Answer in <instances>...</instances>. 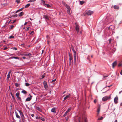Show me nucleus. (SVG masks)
<instances>
[{
  "mask_svg": "<svg viewBox=\"0 0 122 122\" xmlns=\"http://www.w3.org/2000/svg\"><path fill=\"white\" fill-rule=\"evenodd\" d=\"M29 84L27 83H26L25 84V85H26V86H29Z\"/></svg>",
  "mask_w": 122,
  "mask_h": 122,
  "instance_id": "nucleus-34",
  "label": "nucleus"
},
{
  "mask_svg": "<svg viewBox=\"0 0 122 122\" xmlns=\"http://www.w3.org/2000/svg\"><path fill=\"white\" fill-rule=\"evenodd\" d=\"M11 96H12V97H13V99H14V96H13V95L12 94V93H11Z\"/></svg>",
  "mask_w": 122,
  "mask_h": 122,
  "instance_id": "nucleus-58",
  "label": "nucleus"
},
{
  "mask_svg": "<svg viewBox=\"0 0 122 122\" xmlns=\"http://www.w3.org/2000/svg\"><path fill=\"white\" fill-rule=\"evenodd\" d=\"M122 65V64L121 63H119L118 65V66H121Z\"/></svg>",
  "mask_w": 122,
  "mask_h": 122,
  "instance_id": "nucleus-45",
  "label": "nucleus"
},
{
  "mask_svg": "<svg viewBox=\"0 0 122 122\" xmlns=\"http://www.w3.org/2000/svg\"><path fill=\"white\" fill-rule=\"evenodd\" d=\"M84 3V2L83 1H80V3L81 5H82Z\"/></svg>",
  "mask_w": 122,
  "mask_h": 122,
  "instance_id": "nucleus-30",
  "label": "nucleus"
},
{
  "mask_svg": "<svg viewBox=\"0 0 122 122\" xmlns=\"http://www.w3.org/2000/svg\"><path fill=\"white\" fill-rule=\"evenodd\" d=\"M103 117H101L100 118H99L98 119L99 120H101L103 119Z\"/></svg>",
  "mask_w": 122,
  "mask_h": 122,
  "instance_id": "nucleus-43",
  "label": "nucleus"
},
{
  "mask_svg": "<svg viewBox=\"0 0 122 122\" xmlns=\"http://www.w3.org/2000/svg\"><path fill=\"white\" fill-rule=\"evenodd\" d=\"M34 33V31H32L30 32V34H32Z\"/></svg>",
  "mask_w": 122,
  "mask_h": 122,
  "instance_id": "nucleus-53",
  "label": "nucleus"
},
{
  "mask_svg": "<svg viewBox=\"0 0 122 122\" xmlns=\"http://www.w3.org/2000/svg\"><path fill=\"white\" fill-rule=\"evenodd\" d=\"M10 73H11V71H10L9 72L8 74V75H10Z\"/></svg>",
  "mask_w": 122,
  "mask_h": 122,
  "instance_id": "nucleus-52",
  "label": "nucleus"
},
{
  "mask_svg": "<svg viewBox=\"0 0 122 122\" xmlns=\"http://www.w3.org/2000/svg\"><path fill=\"white\" fill-rule=\"evenodd\" d=\"M117 62L116 61L114 62L112 64V67L113 68H114L115 66L116 65Z\"/></svg>",
  "mask_w": 122,
  "mask_h": 122,
  "instance_id": "nucleus-18",
  "label": "nucleus"
},
{
  "mask_svg": "<svg viewBox=\"0 0 122 122\" xmlns=\"http://www.w3.org/2000/svg\"><path fill=\"white\" fill-rule=\"evenodd\" d=\"M109 43L110 44L111 42V39H109Z\"/></svg>",
  "mask_w": 122,
  "mask_h": 122,
  "instance_id": "nucleus-39",
  "label": "nucleus"
},
{
  "mask_svg": "<svg viewBox=\"0 0 122 122\" xmlns=\"http://www.w3.org/2000/svg\"><path fill=\"white\" fill-rule=\"evenodd\" d=\"M72 49L74 52V54H76V52L75 50L73 48H72Z\"/></svg>",
  "mask_w": 122,
  "mask_h": 122,
  "instance_id": "nucleus-29",
  "label": "nucleus"
},
{
  "mask_svg": "<svg viewBox=\"0 0 122 122\" xmlns=\"http://www.w3.org/2000/svg\"><path fill=\"white\" fill-rule=\"evenodd\" d=\"M34 114H32L31 115V116L33 117H34Z\"/></svg>",
  "mask_w": 122,
  "mask_h": 122,
  "instance_id": "nucleus-61",
  "label": "nucleus"
},
{
  "mask_svg": "<svg viewBox=\"0 0 122 122\" xmlns=\"http://www.w3.org/2000/svg\"><path fill=\"white\" fill-rule=\"evenodd\" d=\"M108 75H106V76H104V78H105L106 77H108Z\"/></svg>",
  "mask_w": 122,
  "mask_h": 122,
  "instance_id": "nucleus-57",
  "label": "nucleus"
},
{
  "mask_svg": "<svg viewBox=\"0 0 122 122\" xmlns=\"http://www.w3.org/2000/svg\"><path fill=\"white\" fill-rule=\"evenodd\" d=\"M112 16H110V17H107L106 20H108V21H109L110 22L112 20H111V19L112 18Z\"/></svg>",
  "mask_w": 122,
  "mask_h": 122,
  "instance_id": "nucleus-10",
  "label": "nucleus"
},
{
  "mask_svg": "<svg viewBox=\"0 0 122 122\" xmlns=\"http://www.w3.org/2000/svg\"><path fill=\"white\" fill-rule=\"evenodd\" d=\"M49 93L50 94L51 93V91H49Z\"/></svg>",
  "mask_w": 122,
  "mask_h": 122,
  "instance_id": "nucleus-59",
  "label": "nucleus"
},
{
  "mask_svg": "<svg viewBox=\"0 0 122 122\" xmlns=\"http://www.w3.org/2000/svg\"><path fill=\"white\" fill-rule=\"evenodd\" d=\"M96 99H95L94 100V103H96Z\"/></svg>",
  "mask_w": 122,
  "mask_h": 122,
  "instance_id": "nucleus-60",
  "label": "nucleus"
},
{
  "mask_svg": "<svg viewBox=\"0 0 122 122\" xmlns=\"http://www.w3.org/2000/svg\"><path fill=\"white\" fill-rule=\"evenodd\" d=\"M36 0H30L28 1V2H33L36 1Z\"/></svg>",
  "mask_w": 122,
  "mask_h": 122,
  "instance_id": "nucleus-40",
  "label": "nucleus"
},
{
  "mask_svg": "<svg viewBox=\"0 0 122 122\" xmlns=\"http://www.w3.org/2000/svg\"><path fill=\"white\" fill-rule=\"evenodd\" d=\"M67 12L68 14H70V9H67Z\"/></svg>",
  "mask_w": 122,
  "mask_h": 122,
  "instance_id": "nucleus-33",
  "label": "nucleus"
},
{
  "mask_svg": "<svg viewBox=\"0 0 122 122\" xmlns=\"http://www.w3.org/2000/svg\"><path fill=\"white\" fill-rule=\"evenodd\" d=\"M14 38V37L13 36H9V38Z\"/></svg>",
  "mask_w": 122,
  "mask_h": 122,
  "instance_id": "nucleus-36",
  "label": "nucleus"
},
{
  "mask_svg": "<svg viewBox=\"0 0 122 122\" xmlns=\"http://www.w3.org/2000/svg\"><path fill=\"white\" fill-rule=\"evenodd\" d=\"M40 119L42 121H45V119L44 118L41 117L40 118Z\"/></svg>",
  "mask_w": 122,
  "mask_h": 122,
  "instance_id": "nucleus-28",
  "label": "nucleus"
},
{
  "mask_svg": "<svg viewBox=\"0 0 122 122\" xmlns=\"http://www.w3.org/2000/svg\"><path fill=\"white\" fill-rule=\"evenodd\" d=\"M29 28H30L29 27H28L26 29V30L27 31H28L29 30Z\"/></svg>",
  "mask_w": 122,
  "mask_h": 122,
  "instance_id": "nucleus-51",
  "label": "nucleus"
},
{
  "mask_svg": "<svg viewBox=\"0 0 122 122\" xmlns=\"http://www.w3.org/2000/svg\"><path fill=\"white\" fill-rule=\"evenodd\" d=\"M7 49V47H5V48H4V50H5L6 49Z\"/></svg>",
  "mask_w": 122,
  "mask_h": 122,
  "instance_id": "nucleus-62",
  "label": "nucleus"
},
{
  "mask_svg": "<svg viewBox=\"0 0 122 122\" xmlns=\"http://www.w3.org/2000/svg\"><path fill=\"white\" fill-rule=\"evenodd\" d=\"M13 50H17V48H16L14 47L13 48Z\"/></svg>",
  "mask_w": 122,
  "mask_h": 122,
  "instance_id": "nucleus-47",
  "label": "nucleus"
},
{
  "mask_svg": "<svg viewBox=\"0 0 122 122\" xmlns=\"http://www.w3.org/2000/svg\"><path fill=\"white\" fill-rule=\"evenodd\" d=\"M29 95L30 96V97H28L26 99V101H30L31 100V98L32 97V96L30 95L29 94Z\"/></svg>",
  "mask_w": 122,
  "mask_h": 122,
  "instance_id": "nucleus-11",
  "label": "nucleus"
},
{
  "mask_svg": "<svg viewBox=\"0 0 122 122\" xmlns=\"http://www.w3.org/2000/svg\"><path fill=\"white\" fill-rule=\"evenodd\" d=\"M18 111L19 112L20 114V115L23 113L20 110H18Z\"/></svg>",
  "mask_w": 122,
  "mask_h": 122,
  "instance_id": "nucleus-31",
  "label": "nucleus"
},
{
  "mask_svg": "<svg viewBox=\"0 0 122 122\" xmlns=\"http://www.w3.org/2000/svg\"><path fill=\"white\" fill-rule=\"evenodd\" d=\"M23 122H24L25 121V117L21 118Z\"/></svg>",
  "mask_w": 122,
  "mask_h": 122,
  "instance_id": "nucleus-38",
  "label": "nucleus"
},
{
  "mask_svg": "<svg viewBox=\"0 0 122 122\" xmlns=\"http://www.w3.org/2000/svg\"><path fill=\"white\" fill-rule=\"evenodd\" d=\"M56 80V79H55L53 80H52V82H55Z\"/></svg>",
  "mask_w": 122,
  "mask_h": 122,
  "instance_id": "nucleus-50",
  "label": "nucleus"
},
{
  "mask_svg": "<svg viewBox=\"0 0 122 122\" xmlns=\"http://www.w3.org/2000/svg\"><path fill=\"white\" fill-rule=\"evenodd\" d=\"M93 13V12L91 11H86L85 12L83 13V15L84 16L87 15H91Z\"/></svg>",
  "mask_w": 122,
  "mask_h": 122,
  "instance_id": "nucleus-2",
  "label": "nucleus"
},
{
  "mask_svg": "<svg viewBox=\"0 0 122 122\" xmlns=\"http://www.w3.org/2000/svg\"><path fill=\"white\" fill-rule=\"evenodd\" d=\"M20 115L21 117V118L24 117V115L23 114V113Z\"/></svg>",
  "mask_w": 122,
  "mask_h": 122,
  "instance_id": "nucleus-41",
  "label": "nucleus"
},
{
  "mask_svg": "<svg viewBox=\"0 0 122 122\" xmlns=\"http://www.w3.org/2000/svg\"><path fill=\"white\" fill-rule=\"evenodd\" d=\"M120 105L121 106L122 105V103H120Z\"/></svg>",
  "mask_w": 122,
  "mask_h": 122,
  "instance_id": "nucleus-64",
  "label": "nucleus"
},
{
  "mask_svg": "<svg viewBox=\"0 0 122 122\" xmlns=\"http://www.w3.org/2000/svg\"><path fill=\"white\" fill-rule=\"evenodd\" d=\"M14 27V26L13 25H11L10 26V28L11 29L13 28Z\"/></svg>",
  "mask_w": 122,
  "mask_h": 122,
  "instance_id": "nucleus-42",
  "label": "nucleus"
},
{
  "mask_svg": "<svg viewBox=\"0 0 122 122\" xmlns=\"http://www.w3.org/2000/svg\"><path fill=\"white\" fill-rule=\"evenodd\" d=\"M22 58L23 59H25L26 58V57H22Z\"/></svg>",
  "mask_w": 122,
  "mask_h": 122,
  "instance_id": "nucleus-63",
  "label": "nucleus"
},
{
  "mask_svg": "<svg viewBox=\"0 0 122 122\" xmlns=\"http://www.w3.org/2000/svg\"><path fill=\"white\" fill-rule=\"evenodd\" d=\"M70 96L71 95L70 94L66 95L64 98L63 101H65L66 100L67 101V100H68L70 98Z\"/></svg>",
  "mask_w": 122,
  "mask_h": 122,
  "instance_id": "nucleus-6",
  "label": "nucleus"
},
{
  "mask_svg": "<svg viewBox=\"0 0 122 122\" xmlns=\"http://www.w3.org/2000/svg\"><path fill=\"white\" fill-rule=\"evenodd\" d=\"M51 112H53L54 113H55L56 112V108H52L51 110Z\"/></svg>",
  "mask_w": 122,
  "mask_h": 122,
  "instance_id": "nucleus-17",
  "label": "nucleus"
},
{
  "mask_svg": "<svg viewBox=\"0 0 122 122\" xmlns=\"http://www.w3.org/2000/svg\"><path fill=\"white\" fill-rule=\"evenodd\" d=\"M15 114L16 115V117L17 118H19V119H20V116L18 115V114L17 113V112H15Z\"/></svg>",
  "mask_w": 122,
  "mask_h": 122,
  "instance_id": "nucleus-13",
  "label": "nucleus"
},
{
  "mask_svg": "<svg viewBox=\"0 0 122 122\" xmlns=\"http://www.w3.org/2000/svg\"><path fill=\"white\" fill-rule=\"evenodd\" d=\"M74 58L75 63L76 62V54H74Z\"/></svg>",
  "mask_w": 122,
  "mask_h": 122,
  "instance_id": "nucleus-15",
  "label": "nucleus"
},
{
  "mask_svg": "<svg viewBox=\"0 0 122 122\" xmlns=\"http://www.w3.org/2000/svg\"><path fill=\"white\" fill-rule=\"evenodd\" d=\"M17 98L20 101H21V97H19Z\"/></svg>",
  "mask_w": 122,
  "mask_h": 122,
  "instance_id": "nucleus-49",
  "label": "nucleus"
},
{
  "mask_svg": "<svg viewBox=\"0 0 122 122\" xmlns=\"http://www.w3.org/2000/svg\"><path fill=\"white\" fill-rule=\"evenodd\" d=\"M76 25L75 29L77 33H78L79 31V27L78 25L76 23H75Z\"/></svg>",
  "mask_w": 122,
  "mask_h": 122,
  "instance_id": "nucleus-5",
  "label": "nucleus"
},
{
  "mask_svg": "<svg viewBox=\"0 0 122 122\" xmlns=\"http://www.w3.org/2000/svg\"><path fill=\"white\" fill-rule=\"evenodd\" d=\"M41 77H42L41 78L42 79V78H44V77H45V76L44 75H42L41 76Z\"/></svg>",
  "mask_w": 122,
  "mask_h": 122,
  "instance_id": "nucleus-55",
  "label": "nucleus"
},
{
  "mask_svg": "<svg viewBox=\"0 0 122 122\" xmlns=\"http://www.w3.org/2000/svg\"><path fill=\"white\" fill-rule=\"evenodd\" d=\"M20 1V0H16V2L18 3H19Z\"/></svg>",
  "mask_w": 122,
  "mask_h": 122,
  "instance_id": "nucleus-48",
  "label": "nucleus"
},
{
  "mask_svg": "<svg viewBox=\"0 0 122 122\" xmlns=\"http://www.w3.org/2000/svg\"><path fill=\"white\" fill-rule=\"evenodd\" d=\"M16 95L17 98L19 97V94L18 92L16 94Z\"/></svg>",
  "mask_w": 122,
  "mask_h": 122,
  "instance_id": "nucleus-27",
  "label": "nucleus"
},
{
  "mask_svg": "<svg viewBox=\"0 0 122 122\" xmlns=\"http://www.w3.org/2000/svg\"><path fill=\"white\" fill-rule=\"evenodd\" d=\"M22 55H24L26 56H28L29 57H30V56L31 55V54L30 53H24L21 54Z\"/></svg>",
  "mask_w": 122,
  "mask_h": 122,
  "instance_id": "nucleus-9",
  "label": "nucleus"
},
{
  "mask_svg": "<svg viewBox=\"0 0 122 122\" xmlns=\"http://www.w3.org/2000/svg\"><path fill=\"white\" fill-rule=\"evenodd\" d=\"M27 22H25V23L24 24V25H26L27 24Z\"/></svg>",
  "mask_w": 122,
  "mask_h": 122,
  "instance_id": "nucleus-56",
  "label": "nucleus"
},
{
  "mask_svg": "<svg viewBox=\"0 0 122 122\" xmlns=\"http://www.w3.org/2000/svg\"><path fill=\"white\" fill-rule=\"evenodd\" d=\"M118 98L117 96H116L114 98V101L115 104H117L118 102Z\"/></svg>",
  "mask_w": 122,
  "mask_h": 122,
  "instance_id": "nucleus-7",
  "label": "nucleus"
},
{
  "mask_svg": "<svg viewBox=\"0 0 122 122\" xmlns=\"http://www.w3.org/2000/svg\"><path fill=\"white\" fill-rule=\"evenodd\" d=\"M112 26H110L109 27V28L110 29H112V28H111V27Z\"/></svg>",
  "mask_w": 122,
  "mask_h": 122,
  "instance_id": "nucleus-54",
  "label": "nucleus"
},
{
  "mask_svg": "<svg viewBox=\"0 0 122 122\" xmlns=\"http://www.w3.org/2000/svg\"><path fill=\"white\" fill-rule=\"evenodd\" d=\"M23 12H22L19 14V16L20 17L21 16L23 15Z\"/></svg>",
  "mask_w": 122,
  "mask_h": 122,
  "instance_id": "nucleus-19",
  "label": "nucleus"
},
{
  "mask_svg": "<svg viewBox=\"0 0 122 122\" xmlns=\"http://www.w3.org/2000/svg\"><path fill=\"white\" fill-rule=\"evenodd\" d=\"M10 76V75H7V80H8Z\"/></svg>",
  "mask_w": 122,
  "mask_h": 122,
  "instance_id": "nucleus-32",
  "label": "nucleus"
},
{
  "mask_svg": "<svg viewBox=\"0 0 122 122\" xmlns=\"http://www.w3.org/2000/svg\"><path fill=\"white\" fill-rule=\"evenodd\" d=\"M44 6L45 7L48 8L50 7L51 6L47 4H45V5Z\"/></svg>",
  "mask_w": 122,
  "mask_h": 122,
  "instance_id": "nucleus-21",
  "label": "nucleus"
},
{
  "mask_svg": "<svg viewBox=\"0 0 122 122\" xmlns=\"http://www.w3.org/2000/svg\"><path fill=\"white\" fill-rule=\"evenodd\" d=\"M43 18L49 20V16L47 15H43Z\"/></svg>",
  "mask_w": 122,
  "mask_h": 122,
  "instance_id": "nucleus-12",
  "label": "nucleus"
},
{
  "mask_svg": "<svg viewBox=\"0 0 122 122\" xmlns=\"http://www.w3.org/2000/svg\"><path fill=\"white\" fill-rule=\"evenodd\" d=\"M40 117H36V119H40Z\"/></svg>",
  "mask_w": 122,
  "mask_h": 122,
  "instance_id": "nucleus-46",
  "label": "nucleus"
},
{
  "mask_svg": "<svg viewBox=\"0 0 122 122\" xmlns=\"http://www.w3.org/2000/svg\"><path fill=\"white\" fill-rule=\"evenodd\" d=\"M111 98L110 96H106L104 97L102 99V100L103 101H105L108 100L110 99Z\"/></svg>",
  "mask_w": 122,
  "mask_h": 122,
  "instance_id": "nucleus-3",
  "label": "nucleus"
},
{
  "mask_svg": "<svg viewBox=\"0 0 122 122\" xmlns=\"http://www.w3.org/2000/svg\"><path fill=\"white\" fill-rule=\"evenodd\" d=\"M64 5L67 9H70V7L68 5L66 4H65Z\"/></svg>",
  "mask_w": 122,
  "mask_h": 122,
  "instance_id": "nucleus-20",
  "label": "nucleus"
},
{
  "mask_svg": "<svg viewBox=\"0 0 122 122\" xmlns=\"http://www.w3.org/2000/svg\"><path fill=\"white\" fill-rule=\"evenodd\" d=\"M43 84L44 88L46 90L48 89V86L46 81H44L43 82Z\"/></svg>",
  "mask_w": 122,
  "mask_h": 122,
  "instance_id": "nucleus-4",
  "label": "nucleus"
},
{
  "mask_svg": "<svg viewBox=\"0 0 122 122\" xmlns=\"http://www.w3.org/2000/svg\"><path fill=\"white\" fill-rule=\"evenodd\" d=\"M21 92L22 93H23L24 94H26L27 93L24 90H22Z\"/></svg>",
  "mask_w": 122,
  "mask_h": 122,
  "instance_id": "nucleus-23",
  "label": "nucleus"
},
{
  "mask_svg": "<svg viewBox=\"0 0 122 122\" xmlns=\"http://www.w3.org/2000/svg\"><path fill=\"white\" fill-rule=\"evenodd\" d=\"M114 7L115 9H118L119 8V7L118 6L116 5L114 6Z\"/></svg>",
  "mask_w": 122,
  "mask_h": 122,
  "instance_id": "nucleus-22",
  "label": "nucleus"
},
{
  "mask_svg": "<svg viewBox=\"0 0 122 122\" xmlns=\"http://www.w3.org/2000/svg\"><path fill=\"white\" fill-rule=\"evenodd\" d=\"M21 9H22V8H21L20 9H19V10H17V11L16 12V13H17L18 12H19V11H21Z\"/></svg>",
  "mask_w": 122,
  "mask_h": 122,
  "instance_id": "nucleus-37",
  "label": "nucleus"
},
{
  "mask_svg": "<svg viewBox=\"0 0 122 122\" xmlns=\"http://www.w3.org/2000/svg\"><path fill=\"white\" fill-rule=\"evenodd\" d=\"M41 1L42 2L44 6H45V4H46L45 3L46 2L44 1L43 0H41Z\"/></svg>",
  "mask_w": 122,
  "mask_h": 122,
  "instance_id": "nucleus-24",
  "label": "nucleus"
},
{
  "mask_svg": "<svg viewBox=\"0 0 122 122\" xmlns=\"http://www.w3.org/2000/svg\"><path fill=\"white\" fill-rule=\"evenodd\" d=\"M71 110V109L68 108L67 111L65 112V114L63 115V116H65Z\"/></svg>",
  "mask_w": 122,
  "mask_h": 122,
  "instance_id": "nucleus-8",
  "label": "nucleus"
},
{
  "mask_svg": "<svg viewBox=\"0 0 122 122\" xmlns=\"http://www.w3.org/2000/svg\"><path fill=\"white\" fill-rule=\"evenodd\" d=\"M30 5V4H27L25 6V8H27Z\"/></svg>",
  "mask_w": 122,
  "mask_h": 122,
  "instance_id": "nucleus-25",
  "label": "nucleus"
},
{
  "mask_svg": "<svg viewBox=\"0 0 122 122\" xmlns=\"http://www.w3.org/2000/svg\"><path fill=\"white\" fill-rule=\"evenodd\" d=\"M14 59H19V58L17 57H14Z\"/></svg>",
  "mask_w": 122,
  "mask_h": 122,
  "instance_id": "nucleus-44",
  "label": "nucleus"
},
{
  "mask_svg": "<svg viewBox=\"0 0 122 122\" xmlns=\"http://www.w3.org/2000/svg\"><path fill=\"white\" fill-rule=\"evenodd\" d=\"M79 122H87L86 118L85 116L82 117H79L78 119Z\"/></svg>",
  "mask_w": 122,
  "mask_h": 122,
  "instance_id": "nucleus-1",
  "label": "nucleus"
},
{
  "mask_svg": "<svg viewBox=\"0 0 122 122\" xmlns=\"http://www.w3.org/2000/svg\"><path fill=\"white\" fill-rule=\"evenodd\" d=\"M100 108H98L97 109V112H98V113H99V112H100ZM98 115V114H97V115Z\"/></svg>",
  "mask_w": 122,
  "mask_h": 122,
  "instance_id": "nucleus-35",
  "label": "nucleus"
},
{
  "mask_svg": "<svg viewBox=\"0 0 122 122\" xmlns=\"http://www.w3.org/2000/svg\"><path fill=\"white\" fill-rule=\"evenodd\" d=\"M69 61H70L69 62H70V64L71 63V61L72 60V58L70 54H69Z\"/></svg>",
  "mask_w": 122,
  "mask_h": 122,
  "instance_id": "nucleus-16",
  "label": "nucleus"
},
{
  "mask_svg": "<svg viewBox=\"0 0 122 122\" xmlns=\"http://www.w3.org/2000/svg\"><path fill=\"white\" fill-rule=\"evenodd\" d=\"M36 109L39 111L41 112H42V109L39 107H36Z\"/></svg>",
  "mask_w": 122,
  "mask_h": 122,
  "instance_id": "nucleus-14",
  "label": "nucleus"
},
{
  "mask_svg": "<svg viewBox=\"0 0 122 122\" xmlns=\"http://www.w3.org/2000/svg\"><path fill=\"white\" fill-rule=\"evenodd\" d=\"M15 86L17 87H18L19 86V84L17 83H15Z\"/></svg>",
  "mask_w": 122,
  "mask_h": 122,
  "instance_id": "nucleus-26",
  "label": "nucleus"
}]
</instances>
